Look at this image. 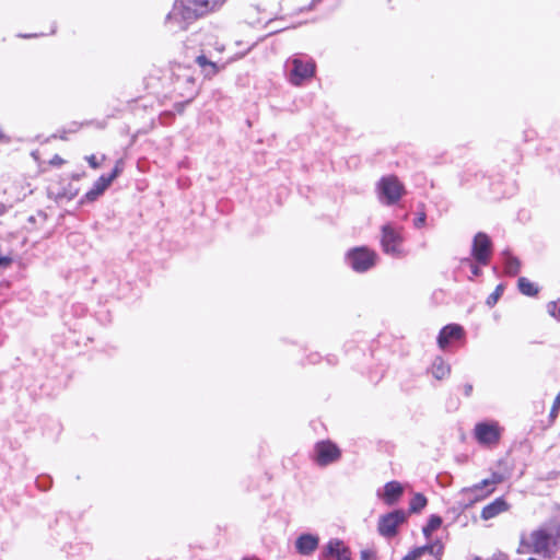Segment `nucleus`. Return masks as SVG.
<instances>
[{"label": "nucleus", "mask_w": 560, "mask_h": 560, "mask_svg": "<svg viewBox=\"0 0 560 560\" xmlns=\"http://www.w3.org/2000/svg\"><path fill=\"white\" fill-rule=\"evenodd\" d=\"M224 0H179L166 18V25L171 32L184 31L187 26L212 10Z\"/></svg>", "instance_id": "f257e3e1"}, {"label": "nucleus", "mask_w": 560, "mask_h": 560, "mask_svg": "<svg viewBox=\"0 0 560 560\" xmlns=\"http://www.w3.org/2000/svg\"><path fill=\"white\" fill-rule=\"evenodd\" d=\"M555 546L556 540L549 532L545 529H537L532 532L526 539L521 541L517 552H534L542 556L544 558H551Z\"/></svg>", "instance_id": "f03ea898"}, {"label": "nucleus", "mask_w": 560, "mask_h": 560, "mask_svg": "<svg viewBox=\"0 0 560 560\" xmlns=\"http://www.w3.org/2000/svg\"><path fill=\"white\" fill-rule=\"evenodd\" d=\"M377 192L381 202L390 206L401 198L405 189L396 176L389 175L380 179L377 184Z\"/></svg>", "instance_id": "7ed1b4c3"}, {"label": "nucleus", "mask_w": 560, "mask_h": 560, "mask_svg": "<svg viewBox=\"0 0 560 560\" xmlns=\"http://www.w3.org/2000/svg\"><path fill=\"white\" fill-rule=\"evenodd\" d=\"M377 255L366 247H357L348 252L347 260L357 272H364L376 262Z\"/></svg>", "instance_id": "20e7f679"}, {"label": "nucleus", "mask_w": 560, "mask_h": 560, "mask_svg": "<svg viewBox=\"0 0 560 560\" xmlns=\"http://www.w3.org/2000/svg\"><path fill=\"white\" fill-rule=\"evenodd\" d=\"M406 521V514L402 511H393L381 516L378 521V532L384 537H393L397 533V527Z\"/></svg>", "instance_id": "39448f33"}, {"label": "nucleus", "mask_w": 560, "mask_h": 560, "mask_svg": "<svg viewBox=\"0 0 560 560\" xmlns=\"http://www.w3.org/2000/svg\"><path fill=\"white\" fill-rule=\"evenodd\" d=\"M402 242V237L398 231L394 230L389 224L382 228V248L386 254L399 255V246Z\"/></svg>", "instance_id": "423d86ee"}, {"label": "nucleus", "mask_w": 560, "mask_h": 560, "mask_svg": "<svg viewBox=\"0 0 560 560\" xmlns=\"http://www.w3.org/2000/svg\"><path fill=\"white\" fill-rule=\"evenodd\" d=\"M491 241L487 234L479 232L475 235L471 254L481 265H487L491 255Z\"/></svg>", "instance_id": "0eeeda50"}, {"label": "nucleus", "mask_w": 560, "mask_h": 560, "mask_svg": "<svg viewBox=\"0 0 560 560\" xmlns=\"http://www.w3.org/2000/svg\"><path fill=\"white\" fill-rule=\"evenodd\" d=\"M340 457V451L331 442H319L316 445V459L322 466H326Z\"/></svg>", "instance_id": "6e6552de"}, {"label": "nucleus", "mask_w": 560, "mask_h": 560, "mask_svg": "<svg viewBox=\"0 0 560 560\" xmlns=\"http://www.w3.org/2000/svg\"><path fill=\"white\" fill-rule=\"evenodd\" d=\"M315 66L312 62H303L302 60H293V69L291 71V82L294 85H300L303 80L313 75Z\"/></svg>", "instance_id": "1a4fd4ad"}, {"label": "nucleus", "mask_w": 560, "mask_h": 560, "mask_svg": "<svg viewBox=\"0 0 560 560\" xmlns=\"http://www.w3.org/2000/svg\"><path fill=\"white\" fill-rule=\"evenodd\" d=\"M475 434L482 444L495 443L499 440L498 428L493 424L479 423L476 425Z\"/></svg>", "instance_id": "9d476101"}, {"label": "nucleus", "mask_w": 560, "mask_h": 560, "mask_svg": "<svg viewBox=\"0 0 560 560\" xmlns=\"http://www.w3.org/2000/svg\"><path fill=\"white\" fill-rule=\"evenodd\" d=\"M296 550L304 556L313 553L318 547V537L312 534H303L295 541Z\"/></svg>", "instance_id": "9b49d317"}, {"label": "nucleus", "mask_w": 560, "mask_h": 560, "mask_svg": "<svg viewBox=\"0 0 560 560\" xmlns=\"http://www.w3.org/2000/svg\"><path fill=\"white\" fill-rule=\"evenodd\" d=\"M404 492L402 486L398 481H389L384 487V492L378 493L386 504L393 505L401 497Z\"/></svg>", "instance_id": "f8f14e48"}, {"label": "nucleus", "mask_w": 560, "mask_h": 560, "mask_svg": "<svg viewBox=\"0 0 560 560\" xmlns=\"http://www.w3.org/2000/svg\"><path fill=\"white\" fill-rule=\"evenodd\" d=\"M325 556L336 557L338 560H350V550L339 539H331L325 548Z\"/></svg>", "instance_id": "ddd939ff"}, {"label": "nucleus", "mask_w": 560, "mask_h": 560, "mask_svg": "<svg viewBox=\"0 0 560 560\" xmlns=\"http://www.w3.org/2000/svg\"><path fill=\"white\" fill-rule=\"evenodd\" d=\"M463 335V328L459 325H447L439 334L438 343L441 349H445L451 339H458Z\"/></svg>", "instance_id": "4468645a"}, {"label": "nucleus", "mask_w": 560, "mask_h": 560, "mask_svg": "<svg viewBox=\"0 0 560 560\" xmlns=\"http://www.w3.org/2000/svg\"><path fill=\"white\" fill-rule=\"evenodd\" d=\"M509 510V504L502 498L495 499L490 504L486 505L481 511V518L485 521L491 520L497 515Z\"/></svg>", "instance_id": "2eb2a0df"}, {"label": "nucleus", "mask_w": 560, "mask_h": 560, "mask_svg": "<svg viewBox=\"0 0 560 560\" xmlns=\"http://www.w3.org/2000/svg\"><path fill=\"white\" fill-rule=\"evenodd\" d=\"M112 184L110 178H107L105 175H102L93 185L92 189H90L85 194V199L89 201H94L97 199Z\"/></svg>", "instance_id": "dca6fc26"}, {"label": "nucleus", "mask_w": 560, "mask_h": 560, "mask_svg": "<svg viewBox=\"0 0 560 560\" xmlns=\"http://www.w3.org/2000/svg\"><path fill=\"white\" fill-rule=\"evenodd\" d=\"M451 373L450 365L443 359L436 358L432 364V374L436 380H444Z\"/></svg>", "instance_id": "f3484780"}, {"label": "nucleus", "mask_w": 560, "mask_h": 560, "mask_svg": "<svg viewBox=\"0 0 560 560\" xmlns=\"http://www.w3.org/2000/svg\"><path fill=\"white\" fill-rule=\"evenodd\" d=\"M196 62L202 69L203 74L208 78H211L219 72L217 63L208 60L203 55L198 56L196 58Z\"/></svg>", "instance_id": "a211bd4d"}, {"label": "nucleus", "mask_w": 560, "mask_h": 560, "mask_svg": "<svg viewBox=\"0 0 560 560\" xmlns=\"http://www.w3.org/2000/svg\"><path fill=\"white\" fill-rule=\"evenodd\" d=\"M505 256V272L510 276H516L521 269V261L512 256L508 250L503 253Z\"/></svg>", "instance_id": "6ab92c4d"}, {"label": "nucleus", "mask_w": 560, "mask_h": 560, "mask_svg": "<svg viewBox=\"0 0 560 560\" xmlns=\"http://www.w3.org/2000/svg\"><path fill=\"white\" fill-rule=\"evenodd\" d=\"M518 289L524 295L527 296H534L538 293V288L524 277L518 279Z\"/></svg>", "instance_id": "aec40b11"}, {"label": "nucleus", "mask_w": 560, "mask_h": 560, "mask_svg": "<svg viewBox=\"0 0 560 560\" xmlns=\"http://www.w3.org/2000/svg\"><path fill=\"white\" fill-rule=\"evenodd\" d=\"M442 524V518L438 515H432L427 523V525L423 527L422 532L423 535L429 538L434 530H436Z\"/></svg>", "instance_id": "412c9836"}, {"label": "nucleus", "mask_w": 560, "mask_h": 560, "mask_svg": "<svg viewBox=\"0 0 560 560\" xmlns=\"http://www.w3.org/2000/svg\"><path fill=\"white\" fill-rule=\"evenodd\" d=\"M427 505V498L421 493H416L410 501V511L419 512Z\"/></svg>", "instance_id": "4be33fe9"}, {"label": "nucleus", "mask_w": 560, "mask_h": 560, "mask_svg": "<svg viewBox=\"0 0 560 560\" xmlns=\"http://www.w3.org/2000/svg\"><path fill=\"white\" fill-rule=\"evenodd\" d=\"M421 548H424V553H430L439 559L443 553V545L439 540L433 544L422 546Z\"/></svg>", "instance_id": "5701e85b"}, {"label": "nucleus", "mask_w": 560, "mask_h": 560, "mask_svg": "<svg viewBox=\"0 0 560 560\" xmlns=\"http://www.w3.org/2000/svg\"><path fill=\"white\" fill-rule=\"evenodd\" d=\"M502 293H503V285H502V284H499V285L495 288L494 292H492V293L488 296V299H487V304H488L490 307H491V306H493V305L498 302V300H499V298L501 296V294H502Z\"/></svg>", "instance_id": "b1692460"}, {"label": "nucleus", "mask_w": 560, "mask_h": 560, "mask_svg": "<svg viewBox=\"0 0 560 560\" xmlns=\"http://www.w3.org/2000/svg\"><path fill=\"white\" fill-rule=\"evenodd\" d=\"M424 555V548H415L408 552L401 560H419Z\"/></svg>", "instance_id": "393cba45"}, {"label": "nucleus", "mask_w": 560, "mask_h": 560, "mask_svg": "<svg viewBox=\"0 0 560 560\" xmlns=\"http://www.w3.org/2000/svg\"><path fill=\"white\" fill-rule=\"evenodd\" d=\"M548 312L551 316L560 320V300L550 302L548 304Z\"/></svg>", "instance_id": "a878e982"}, {"label": "nucleus", "mask_w": 560, "mask_h": 560, "mask_svg": "<svg viewBox=\"0 0 560 560\" xmlns=\"http://www.w3.org/2000/svg\"><path fill=\"white\" fill-rule=\"evenodd\" d=\"M559 410H560V390H559V394L557 395V397L553 401V405L551 407V410H550L549 417H550L551 421H555V419L558 417Z\"/></svg>", "instance_id": "bb28decb"}, {"label": "nucleus", "mask_w": 560, "mask_h": 560, "mask_svg": "<svg viewBox=\"0 0 560 560\" xmlns=\"http://www.w3.org/2000/svg\"><path fill=\"white\" fill-rule=\"evenodd\" d=\"M490 485H493V483L490 482V478H488V479H483L481 482L472 486L471 488H465L463 491L464 492H474V491L481 490Z\"/></svg>", "instance_id": "cd10ccee"}, {"label": "nucleus", "mask_w": 560, "mask_h": 560, "mask_svg": "<svg viewBox=\"0 0 560 560\" xmlns=\"http://www.w3.org/2000/svg\"><path fill=\"white\" fill-rule=\"evenodd\" d=\"M122 163L121 161H118L113 170V172L106 176L107 178H110V182H113L119 174L120 172L122 171Z\"/></svg>", "instance_id": "c85d7f7f"}, {"label": "nucleus", "mask_w": 560, "mask_h": 560, "mask_svg": "<svg viewBox=\"0 0 560 560\" xmlns=\"http://www.w3.org/2000/svg\"><path fill=\"white\" fill-rule=\"evenodd\" d=\"M85 160L88 161L89 165L94 170L101 166V162L96 159L94 154L85 156Z\"/></svg>", "instance_id": "c756f323"}, {"label": "nucleus", "mask_w": 560, "mask_h": 560, "mask_svg": "<svg viewBox=\"0 0 560 560\" xmlns=\"http://www.w3.org/2000/svg\"><path fill=\"white\" fill-rule=\"evenodd\" d=\"M503 481V476L499 472H493L490 477V482L493 485L501 483Z\"/></svg>", "instance_id": "7c9ffc66"}, {"label": "nucleus", "mask_w": 560, "mask_h": 560, "mask_svg": "<svg viewBox=\"0 0 560 560\" xmlns=\"http://www.w3.org/2000/svg\"><path fill=\"white\" fill-rule=\"evenodd\" d=\"M425 223V213L421 212L415 221L416 228H421Z\"/></svg>", "instance_id": "2f4dec72"}, {"label": "nucleus", "mask_w": 560, "mask_h": 560, "mask_svg": "<svg viewBox=\"0 0 560 560\" xmlns=\"http://www.w3.org/2000/svg\"><path fill=\"white\" fill-rule=\"evenodd\" d=\"M11 264V258L0 256V268L8 267Z\"/></svg>", "instance_id": "473e14b6"}, {"label": "nucleus", "mask_w": 560, "mask_h": 560, "mask_svg": "<svg viewBox=\"0 0 560 560\" xmlns=\"http://www.w3.org/2000/svg\"><path fill=\"white\" fill-rule=\"evenodd\" d=\"M373 557V552L370 550L361 551V560H370Z\"/></svg>", "instance_id": "72a5a7b5"}, {"label": "nucleus", "mask_w": 560, "mask_h": 560, "mask_svg": "<svg viewBox=\"0 0 560 560\" xmlns=\"http://www.w3.org/2000/svg\"><path fill=\"white\" fill-rule=\"evenodd\" d=\"M464 392H465L466 396H470V394L472 392V385L466 384L465 387H464Z\"/></svg>", "instance_id": "f704fd0d"}, {"label": "nucleus", "mask_w": 560, "mask_h": 560, "mask_svg": "<svg viewBox=\"0 0 560 560\" xmlns=\"http://www.w3.org/2000/svg\"><path fill=\"white\" fill-rule=\"evenodd\" d=\"M471 272L477 277L480 275V269L477 266H471Z\"/></svg>", "instance_id": "c9c22d12"}, {"label": "nucleus", "mask_w": 560, "mask_h": 560, "mask_svg": "<svg viewBox=\"0 0 560 560\" xmlns=\"http://www.w3.org/2000/svg\"><path fill=\"white\" fill-rule=\"evenodd\" d=\"M62 162V159H59L58 156L55 158V160L52 161V163H61Z\"/></svg>", "instance_id": "e433bc0d"}, {"label": "nucleus", "mask_w": 560, "mask_h": 560, "mask_svg": "<svg viewBox=\"0 0 560 560\" xmlns=\"http://www.w3.org/2000/svg\"><path fill=\"white\" fill-rule=\"evenodd\" d=\"M62 162V159H59L58 156L55 158V160L52 161V163H61Z\"/></svg>", "instance_id": "4c0bfd02"}]
</instances>
